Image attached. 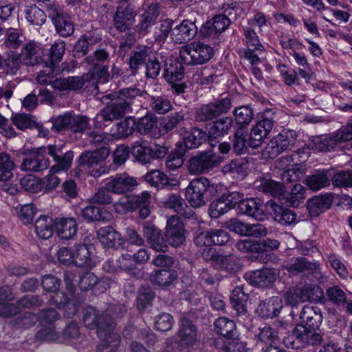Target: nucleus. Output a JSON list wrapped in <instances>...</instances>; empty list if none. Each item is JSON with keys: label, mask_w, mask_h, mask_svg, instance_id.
<instances>
[{"label": "nucleus", "mask_w": 352, "mask_h": 352, "mask_svg": "<svg viewBox=\"0 0 352 352\" xmlns=\"http://www.w3.org/2000/svg\"><path fill=\"white\" fill-rule=\"evenodd\" d=\"M331 203V197L329 195L316 196L307 201V208L311 217H318L329 209Z\"/></svg>", "instance_id": "obj_36"}, {"label": "nucleus", "mask_w": 352, "mask_h": 352, "mask_svg": "<svg viewBox=\"0 0 352 352\" xmlns=\"http://www.w3.org/2000/svg\"><path fill=\"white\" fill-rule=\"evenodd\" d=\"M214 326L215 332L227 339L235 340L238 338L234 322L226 317L217 318L214 321Z\"/></svg>", "instance_id": "obj_38"}, {"label": "nucleus", "mask_w": 352, "mask_h": 352, "mask_svg": "<svg viewBox=\"0 0 352 352\" xmlns=\"http://www.w3.org/2000/svg\"><path fill=\"white\" fill-rule=\"evenodd\" d=\"M93 78V74L87 73L82 76H68L54 80L53 87L60 91H80L86 82Z\"/></svg>", "instance_id": "obj_21"}, {"label": "nucleus", "mask_w": 352, "mask_h": 352, "mask_svg": "<svg viewBox=\"0 0 352 352\" xmlns=\"http://www.w3.org/2000/svg\"><path fill=\"white\" fill-rule=\"evenodd\" d=\"M50 148H54L56 155H61L62 149L56 144L26 149L23 151L25 157L23 159L20 166L21 170L30 173H41L50 168V160L45 157L46 153L49 155Z\"/></svg>", "instance_id": "obj_3"}, {"label": "nucleus", "mask_w": 352, "mask_h": 352, "mask_svg": "<svg viewBox=\"0 0 352 352\" xmlns=\"http://www.w3.org/2000/svg\"><path fill=\"white\" fill-rule=\"evenodd\" d=\"M87 142L95 146H101L108 144L109 142L113 141V135L108 133H99V132H88L86 133Z\"/></svg>", "instance_id": "obj_63"}, {"label": "nucleus", "mask_w": 352, "mask_h": 352, "mask_svg": "<svg viewBox=\"0 0 352 352\" xmlns=\"http://www.w3.org/2000/svg\"><path fill=\"white\" fill-rule=\"evenodd\" d=\"M248 296L239 287H235L230 296V302L237 314L242 315L246 313V302Z\"/></svg>", "instance_id": "obj_51"}, {"label": "nucleus", "mask_w": 352, "mask_h": 352, "mask_svg": "<svg viewBox=\"0 0 352 352\" xmlns=\"http://www.w3.org/2000/svg\"><path fill=\"white\" fill-rule=\"evenodd\" d=\"M346 142L342 126L335 132L329 135H322L314 137L309 144V147L315 151H330L338 144Z\"/></svg>", "instance_id": "obj_13"}, {"label": "nucleus", "mask_w": 352, "mask_h": 352, "mask_svg": "<svg viewBox=\"0 0 352 352\" xmlns=\"http://www.w3.org/2000/svg\"><path fill=\"white\" fill-rule=\"evenodd\" d=\"M136 12L133 6L126 0L120 1L113 17L115 28L120 32L131 30L135 21Z\"/></svg>", "instance_id": "obj_11"}, {"label": "nucleus", "mask_w": 352, "mask_h": 352, "mask_svg": "<svg viewBox=\"0 0 352 352\" xmlns=\"http://www.w3.org/2000/svg\"><path fill=\"white\" fill-rule=\"evenodd\" d=\"M42 53L40 45L34 41H30L23 46L21 53L19 54L21 55L25 65L33 66L43 61Z\"/></svg>", "instance_id": "obj_30"}, {"label": "nucleus", "mask_w": 352, "mask_h": 352, "mask_svg": "<svg viewBox=\"0 0 352 352\" xmlns=\"http://www.w3.org/2000/svg\"><path fill=\"white\" fill-rule=\"evenodd\" d=\"M109 155V151L102 147L92 151L83 152L78 158V162L82 166H87L93 168L104 164Z\"/></svg>", "instance_id": "obj_27"}, {"label": "nucleus", "mask_w": 352, "mask_h": 352, "mask_svg": "<svg viewBox=\"0 0 352 352\" xmlns=\"http://www.w3.org/2000/svg\"><path fill=\"white\" fill-rule=\"evenodd\" d=\"M65 52V43L63 41H56L51 46L48 53L45 56L43 62L45 65H51L56 68L61 61Z\"/></svg>", "instance_id": "obj_45"}, {"label": "nucleus", "mask_w": 352, "mask_h": 352, "mask_svg": "<svg viewBox=\"0 0 352 352\" xmlns=\"http://www.w3.org/2000/svg\"><path fill=\"white\" fill-rule=\"evenodd\" d=\"M331 172L328 170H316L308 175L303 183L311 190L318 191L330 185Z\"/></svg>", "instance_id": "obj_28"}, {"label": "nucleus", "mask_w": 352, "mask_h": 352, "mask_svg": "<svg viewBox=\"0 0 352 352\" xmlns=\"http://www.w3.org/2000/svg\"><path fill=\"white\" fill-rule=\"evenodd\" d=\"M151 54V47L145 45L138 46L129 58V67L133 71L144 65L149 59Z\"/></svg>", "instance_id": "obj_50"}, {"label": "nucleus", "mask_w": 352, "mask_h": 352, "mask_svg": "<svg viewBox=\"0 0 352 352\" xmlns=\"http://www.w3.org/2000/svg\"><path fill=\"white\" fill-rule=\"evenodd\" d=\"M232 107L230 98L226 97L201 105L195 112L198 122L211 121L227 113Z\"/></svg>", "instance_id": "obj_7"}, {"label": "nucleus", "mask_w": 352, "mask_h": 352, "mask_svg": "<svg viewBox=\"0 0 352 352\" xmlns=\"http://www.w3.org/2000/svg\"><path fill=\"white\" fill-rule=\"evenodd\" d=\"M142 232L151 248L156 252H165L168 250V243L166 241V239L163 237L161 230L154 225L145 223L143 226Z\"/></svg>", "instance_id": "obj_24"}, {"label": "nucleus", "mask_w": 352, "mask_h": 352, "mask_svg": "<svg viewBox=\"0 0 352 352\" xmlns=\"http://www.w3.org/2000/svg\"><path fill=\"white\" fill-rule=\"evenodd\" d=\"M197 33L198 28L195 21L185 19L173 28L170 36L174 42L183 43L194 38Z\"/></svg>", "instance_id": "obj_23"}, {"label": "nucleus", "mask_w": 352, "mask_h": 352, "mask_svg": "<svg viewBox=\"0 0 352 352\" xmlns=\"http://www.w3.org/2000/svg\"><path fill=\"white\" fill-rule=\"evenodd\" d=\"M100 340L96 352H118L120 346V336L114 331V325L106 330H100L98 334Z\"/></svg>", "instance_id": "obj_22"}, {"label": "nucleus", "mask_w": 352, "mask_h": 352, "mask_svg": "<svg viewBox=\"0 0 352 352\" xmlns=\"http://www.w3.org/2000/svg\"><path fill=\"white\" fill-rule=\"evenodd\" d=\"M14 164L8 154L0 153V182H7L13 176Z\"/></svg>", "instance_id": "obj_59"}, {"label": "nucleus", "mask_w": 352, "mask_h": 352, "mask_svg": "<svg viewBox=\"0 0 352 352\" xmlns=\"http://www.w3.org/2000/svg\"><path fill=\"white\" fill-rule=\"evenodd\" d=\"M283 269L293 276L300 273L321 274L320 265L318 262L308 261L302 256L292 257L287 259L283 264Z\"/></svg>", "instance_id": "obj_16"}, {"label": "nucleus", "mask_w": 352, "mask_h": 352, "mask_svg": "<svg viewBox=\"0 0 352 352\" xmlns=\"http://www.w3.org/2000/svg\"><path fill=\"white\" fill-rule=\"evenodd\" d=\"M306 190L304 186L300 184H295L291 189V192L286 193L284 191L283 199L285 200V203L292 207L299 206L300 201L305 198Z\"/></svg>", "instance_id": "obj_55"}, {"label": "nucleus", "mask_w": 352, "mask_h": 352, "mask_svg": "<svg viewBox=\"0 0 352 352\" xmlns=\"http://www.w3.org/2000/svg\"><path fill=\"white\" fill-rule=\"evenodd\" d=\"M271 208L274 212V219L280 224L289 226L296 223L297 215L293 210L274 203L271 204Z\"/></svg>", "instance_id": "obj_48"}, {"label": "nucleus", "mask_w": 352, "mask_h": 352, "mask_svg": "<svg viewBox=\"0 0 352 352\" xmlns=\"http://www.w3.org/2000/svg\"><path fill=\"white\" fill-rule=\"evenodd\" d=\"M138 186L137 178L126 173L116 174L109 177L106 183L107 188L111 193L124 195L133 191Z\"/></svg>", "instance_id": "obj_12"}, {"label": "nucleus", "mask_w": 352, "mask_h": 352, "mask_svg": "<svg viewBox=\"0 0 352 352\" xmlns=\"http://www.w3.org/2000/svg\"><path fill=\"white\" fill-rule=\"evenodd\" d=\"M48 14L55 25L57 32L62 36H69L74 31V24L70 18L64 13L62 8L53 3L48 8Z\"/></svg>", "instance_id": "obj_14"}, {"label": "nucleus", "mask_w": 352, "mask_h": 352, "mask_svg": "<svg viewBox=\"0 0 352 352\" xmlns=\"http://www.w3.org/2000/svg\"><path fill=\"white\" fill-rule=\"evenodd\" d=\"M25 17L28 23L36 26L42 25L46 21L44 11L35 5L25 6Z\"/></svg>", "instance_id": "obj_54"}, {"label": "nucleus", "mask_w": 352, "mask_h": 352, "mask_svg": "<svg viewBox=\"0 0 352 352\" xmlns=\"http://www.w3.org/2000/svg\"><path fill=\"white\" fill-rule=\"evenodd\" d=\"M63 340L69 344L78 348L86 341L85 334L80 331L76 323L70 322L65 327L63 333Z\"/></svg>", "instance_id": "obj_41"}, {"label": "nucleus", "mask_w": 352, "mask_h": 352, "mask_svg": "<svg viewBox=\"0 0 352 352\" xmlns=\"http://www.w3.org/2000/svg\"><path fill=\"white\" fill-rule=\"evenodd\" d=\"M294 143L292 132L283 131L269 142L262 151V157L264 159H274L281 153L290 149Z\"/></svg>", "instance_id": "obj_9"}, {"label": "nucleus", "mask_w": 352, "mask_h": 352, "mask_svg": "<svg viewBox=\"0 0 352 352\" xmlns=\"http://www.w3.org/2000/svg\"><path fill=\"white\" fill-rule=\"evenodd\" d=\"M214 56L213 48L203 42L193 41L182 46L179 58L188 66H196L208 63Z\"/></svg>", "instance_id": "obj_5"}, {"label": "nucleus", "mask_w": 352, "mask_h": 352, "mask_svg": "<svg viewBox=\"0 0 352 352\" xmlns=\"http://www.w3.org/2000/svg\"><path fill=\"white\" fill-rule=\"evenodd\" d=\"M81 216L82 218L89 221H104L107 220L106 214L107 212L100 208L95 206H87L81 210Z\"/></svg>", "instance_id": "obj_62"}, {"label": "nucleus", "mask_w": 352, "mask_h": 352, "mask_svg": "<svg viewBox=\"0 0 352 352\" xmlns=\"http://www.w3.org/2000/svg\"><path fill=\"white\" fill-rule=\"evenodd\" d=\"M184 63L179 60L170 63L164 70V78L168 83L180 82L184 77Z\"/></svg>", "instance_id": "obj_49"}, {"label": "nucleus", "mask_w": 352, "mask_h": 352, "mask_svg": "<svg viewBox=\"0 0 352 352\" xmlns=\"http://www.w3.org/2000/svg\"><path fill=\"white\" fill-rule=\"evenodd\" d=\"M277 276L278 272L274 268H263L246 272L244 278L253 286L267 287L274 283Z\"/></svg>", "instance_id": "obj_18"}, {"label": "nucleus", "mask_w": 352, "mask_h": 352, "mask_svg": "<svg viewBox=\"0 0 352 352\" xmlns=\"http://www.w3.org/2000/svg\"><path fill=\"white\" fill-rule=\"evenodd\" d=\"M275 118V111L272 109H266L259 114L258 120L254 126L269 134L274 127Z\"/></svg>", "instance_id": "obj_53"}, {"label": "nucleus", "mask_w": 352, "mask_h": 352, "mask_svg": "<svg viewBox=\"0 0 352 352\" xmlns=\"http://www.w3.org/2000/svg\"><path fill=\"white\" fill-rule=\"evenodd\" d=\"M221 163V157L212 151H205L190 157L186 167L190 175H199L210 171Z\"/></svg>", "instance_id": "obj_6"}, {"label": "nucleus", "mask_w": 352, "mask_h": 352, "mask_svg": "<svg viewBox=\"0 0 352 352\" xmlns=\"http://www.w3.org/2000/svg\"><path fill=\"white\" fill-rule=\"evenodd\" d=\"M230 23L231 20L227 15L217 14L202 24L199 30V36L204 38H215L226 31Z\"/></svg>", "instance_id": "obj_15"}, {"label": "nucleus", "mask_w": 352, "mask_h": 352, "mask_svg": "<svg viewBox=\"0 0 352 352\" xmlns=\"http://www.w3.org/2000/svg\"><path fill=\"white\" fill-rule=\"evenodd\" d=\"M145 181L153 186L176 187L179 186V181L176 178H169L164 173L153 170L144 175Z\"/></svg>", "instance_id": "obj_34"}, {"label": "nucleus", "mask_w": 352, "mask_h": 352, "mask_svg": "<svg viewBox=\"0 0 352 352\" xmlns=\"http://www.w3.org/2000/svg\"><path fill=\"white\" fill-rule=\"evenodd\" d=\"M38 320L36 315L31 312H26L23 316L10 321V325L15 329H27L34 326Z\"/></svg>", "instance_id": "obj_64"}, {"label": "nucleus", "mask_w": 352, "mask_h": 352, "mask_svg": "<svg viewBox=\"0 0 352 352\" xmlns=\"http://www.w3.org/2000/svg\"><path fill=\"white\" fill-rule=\"evenodd\" d=\"M97 236L106 248H113L121 244V234L111 226L100 228L97 232Z\"/></svg>", "instance_id": "obj_33"}, {"label": "nucleus", "mask_w": 352, "mask_h": 352, "mask_svg": "<svg viewBox=\"0 0 352 352\" xmlns=\"http://www.w3.org/2000/svg\"><path fill=\"white\" fill-rule=\"evenodd\" d=\"M144 93L146 92L139 88L130 87L106 95L104 97L112 102L96 116V123L102 124L123 118L126 113L132 111V105Z\"/></svg>", "instance_id": "obj_1"}, {"label": "nucleus", "mask_w": 352, "mask_h": 352, "mask_svg": "<svg viewBox=\"0 0 352 352\" xmlns=\"http://www.w3.org/2000/svg\"><path fill=\"white\" fill-rule=\"evenodd\" d=\"M255 184L260 191L268 194L273 197L280 199L284 195V185L272 179L260 177L259 179L255 182Z\"/></svg>", "instance_id": "obj_31"}, {"label": "nucleus", "mask_w": 352, "mask_h": 352, "mask_svg": "<svg viewBox=\"0 0 352 352\" xmlns=\"http://www.w3.org/2000/svg\"><path fill=\"white\" fill-rule=\"evenodd\" d=\"M299 325H306L307 327L318 329L322 322L321 310L316 306L305 305L300 314Z\"/></svg>", "instance_id": "obj_26"}, {"label": "nucleus", "mask_w": 352, "mask_h": 352, "mask_svg": "<svg viewBox=\"0 0 352 352\" xmlns=\"http://www.w3.org/2000/svg\"><path fill=\"white\" fill-rule=\"evenodd\" d=\"M220 271L225 272L229 274H234L241 267L240 259L234 254L223 255L217 258L216 266Z\"/></svg>", "instance_id": "obj_44"}, {"label": "nucleus", "mask_w": 352, "mask_h": 352, "mask_svg": "<svg viewBox=\"0 0 352 352\" xmlns=\"http://www.w3.org/2000/svg\"><path fill=\"white\" fill-rule=\"evenodd\" d=\"M263 207L262 204L257 203L254 199H245L240 203L239 211L256 220H262L265 216Z\"/></svg>", "instance_id": "obj_43"}, {"label": "nucleus", "mask_w": 352, "mask_h": 352, "mask_svg": "<svg viewBox=\"0 0 352 352\" xmlns=\"http://www.w3.org/2000/svg\"><path fill=\"white\" fill-rule=\"evenodd\" d=\"M248 169V162L241 159H236L224 165L222 168V172L223 174L230 175L236 179L242 180L246 177Z\"/></svg>", "instance_id": "obj_39"}, {"label": "nucleus", "mask_w": 352, "mask_h": 352, "mask_svg": "<svg viewBox=\"0 0 352 352\" xmlns=\"http://www.w3.org/2000/svg\"><path fill=\"white\" fill-rule=\"evenodd\" d=\"M177 277V272L175 270H158L151 275V279L156 285L164 287L171 284Z\"/></svg>", "instance_id": "obj_56"}, {"label": "nucleus", "mask_w": 352, "mask_h": 352, "mask_svg": "<svg viewBox=\"0 0 352 352\" xmlns=\"http://www.w3.org/2000/svg\"><path fill=\"white\" fill-rule=\"evenodd\" d=\"M82 314L84 325L89 329H96L97 335L100 330H106L114 325L112 317L109 316L107 311L103 312L91 306H88L84 308Z\"/></svg>", "instance_id": "obj_8"}, {"label": "nucleus", "mask_w": 352, "mask_h": 352, "mask_svg": "<svg viewBox=\"0 0 352 352\" xmlns=\"http://www.w3.org/2000/svg\"><path fill=\"white\" fill-rule=\"evenodd\" d=\"M216 191L214 184L206 177L192 179L186 189V198L191 207L199 208L205 206Z\"/></svg>", "instance_id": "obj_4"}, {"label": "nucleus", "mask_w": 352, "mask_h": 352, "mask_svg": "<svg viewBox=\"0 0 352 352\" xmlns=\"http://www.w3.org/2000/svg\"><path fill=\"white\" fill-rule=\"evenodd\" d=\"M10 120L14 126L23 131L28 129H38L41 126V124L36 121L35 116L31 114L24 113H12Z\"/></svg>", "instance_id": "obj_37"}, {"label": "nucleus", "mask_w": 352, "mask_h": 352, "mask_svg": "<svg viewBox=\"0 0 352 352\" xmlns=\"http://www.w3.org/2000/svg\"><path fill=\"white\" fill-rule=\"evenodd\" d=\"M206 140V133L198 128H192L183 138V143L187 149L197 148Z\"/></svg>", "instance_id": "obj_46"}, {"label": "nucleus", "mask_w": 352, "mask_h": 352, "mask_svg": "<svg viewBox=\"0 0 352 352\" xmlns=\"http://www.w3.org/2000/svg\"><path fill=\"white\" fill-rule=\"evenodd\" d=\"M167 208L173 210L177 214L185 219H192L195 217L194 211L187 205L186 201L179 195L170 194L164 201Z\"/></svg>", "instance_id": "obj_29"}, {"label": "nucleus", "mask_w": 352, "mask_h": 352, "mask_svg": "<svg viewBox=\"0 0 352 352\" xmlns=\"http://www.w3.org/2000/svg\"><path fill=\"white\" fill-rule=\"evenodd\" d=\"M74 248V265L78 267L92 268L94 261L89 246L86 244H76Z\"/></svg>", "instance_id": "obj_32"}, {"label": "nucleus", "mask_w": 352, "mask_h": 352, "mask_svg": "<svg viewBox=\"0 0 352 352\" xmlns=\"http://www.w3.org/2000/svg\"><path fill=\"white\" fill-rule=\"evenodd\" d=\"M296 339L299 343L300 348H307L320 344L322 341V336L316 332V329L307 327L306 325H297Z\"/></svg>", "instance_id": "obj_25"}, {"label": "nucleus", "mask_w": 352, "mask_h": 352, "mask_svg": "<svg viewBox=\"0 0 352 352\" xmlns=\"http://www.w3.org/2000/svg\"><path fill=\"white\" fill-rule=\"evenodd\" d=\"M54 230L57 236L63 240L74 239L77 234L78 224L73 217H58L54 220Z\"/></svg>", "instance_id": "obj_20"}, {"label": "nucleus", "mask_w": 352, "mask_h": 352, "mask_svg": "<svg viewBox=\"0 0 352 352\" xmlns=\"http://www.w3.org/2000/svg\"><path fill=\"white\" fill-rule=\"evenodd\" d=\"M49 155L52 157L54 164L50 168L46 176L41 178L43 184V189L50 192L56 189L60 184V179L56 175L60 173H67L72 166L74 152L68 151L63 155H57L54 148H50Z\"/></svg>", "instance_id": "obj_2"}, {"label": "nucleus", "mask_w": 352, "mask_h": 352, "mask_svg": "<svg viewBox=\"0 0 352 352\" xmlns=\"http://www.w3.org/2000/svg\"><path fill=\"white\" fill-rule=\"evenodd\" d=\"M25 65L22 56L19 54H8L6 58L3 59V69L7 75H16L22 66Z\"/></svg>", "instance_id": "obj_52"}, {"label": "nucleus", "mask_w": 352, "mask_h": 352, "mask_svg": "<svg viewBox=\"0 0 352 352\" xmlns=\"http://www.w3.org/2000/svg\"><path fill=\"white\" fill-rule=\"evenodd\" d=\"M131 196L134 210L139 209L140 217L142 219H146L151 214V193L148 191H144L140 194Z\"/></svg>", "instance_id": "obj_40"}, {"label": "nucleus", "mask_w": 352, "mask_h": 352, "mask_svg": "<svg viewBox=\"0 0 352 352\" xmlns=\"http://www.w3.org/2000/svg\"><path fill=\"white\" fill-rule=\"evenodd\" d=\"M152 147L145 141H136L131 147V153L135 160L141 164L151 162Z\"/></svg>", "instance_id": "obj_42"}, {"label": "nucleus", "mask_w": 352, "mask_h": 352, "mask_svg": "<svg viewBox=\"0 0 352 352\" xmlns=\"http://www.w3.org/2000/svg\"><path fill=\"white\" fill-rule=\"evenodd\" d=\"M109 61V52L104 48L96 49L92 54L85 58V63L89 67V71H92L93 74L95 73L99 78H102L104 81L108 80Z\"/></svg>", "instance_id": "obj_10"}, {"label": "nucleus", "mask_w": 352, "mask_h": 352, "mask_svg": "<svg viewBox=\"0 0 352 352\" xmlns=\"http://www.w3.org/2000/svg\"><path fill=\"white\" fill-rule=\"evenodd\" d=\"M283 307L281 299L272 297L261 302L257 308V312L262 318H274L278 315Z\"/></svg>", "instance_id": "obj_35"}, {"label": "nucleus", "mask_w": 352, "mask_h": 352, "mask_svg": "<svg viewBox=\"0 0 352 352\" xmlns=\"http://www.w3.org/2000/svg\"><path fill=\"white\" fill-rule=\"evenodd\" d=\"M177 336L182 346L192 347L199 342L197 327L192 322L184 316L180 319Z\"/></svg>", "instance_id": "obj_19"}, {"label": "nucleus", "mask_w": 352, "mask_h": 352, "mask_svg": "<svg viewBox=\"0 0 352 352\" xmlns=\"http://www.w3.org/2000/svg\"><path fill=\"white\" fill-rule=\"evenodd\" d=\"M304 302L307 301H319L323 296L322 289L314 284H307L302 287H298Z\"/></svg>", "instance_id": "obj_58"}, {"label": "nucleus", "mask_w": 352, "mask_h": 352, "mask_svg": "<svg viewBox=\"0 0 352 352\" xmlns=\"http://www.w3.org/2000/svg\"><path fill=\"white\" fill-rule=\"evenodd\" d=\"M35 232L38 237L42 239H48L54 233V220L46 215L41 216L34 223Z\"/></svg>", "instance_id": "obj_47"}, {"label": "nucleus", "mask_w": 352, "mask_h": 352, "mask_svg": "<svg viewBox=\"0 0 352 352\" xmlns=\"http://www.w3.org/2000/svg\"><path fill=\"white\" fill-rule=\"evenodd\" d=\"M234 116L236 124L243 127L249 125L252 122L254 118V112L250 107L243 105L234 109Z\"/></svg>", "instance_id": "obj_60"}, {"label": "nucleus", "mask_w": 352, "mask_h": 352, "mask_svg": "<svg viewBox=\"0 0 352 352\" xmlns=\"http://www.w3.org/2000/svg\"><path fill=\"white\" fill-rule=\"evenodd\" d=\"M150 108L153 112L162 115L170 111L173 106L170 100L164 96H151Z\"/></svg>", "instance_id": "obj_61"}, {"label": "nucleus", "mask_w": 352, "mask_h": 352, "mask_svg": "<svg viewBox=\"0 0 352 352\" xmlns=\"http://www.w3.org/2000/svg\"><path fill=\"white\" fill-rule=\"evenodd\" d=\"M137 131L141 134H149L157 128V120L153 113H147L140 118L136 124Z\"/></svg>", "instance_id": "obj_57"}, {"label": "nucleus", "mask_w": 352, "mask_h": 352, "mask_svg": "<svg viewBox=\"0 0 352 352\" xmlns=\"http://www.w3.org/2000/svg\"><path fill=\"white\" fill-rule=\"evenodd\" d=\"M184 225L180 219L171 216L167 221L165 228V237L168 243L175 248L181 246L186 240Z\"/></svg>", "instance_id": "obj_17"}]
</instances>
